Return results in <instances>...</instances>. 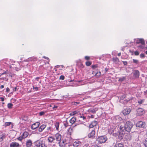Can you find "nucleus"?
I'll use <instances>...</instances> for the list:
<instances>
[{"mask_svg":"<svg viewBox=\"0 0 147 147\" xmlns=\"http://www.w3.org/2000/svg\"><path fill=\"white\" fill-rule=\"evenodd\" d=\"M133 125V124L131 122L128 121L126 122L124 127L126 131L129 132L131 131V129Z\"/></svg>","mask_w":147,"mask_h":147,"instance_id":"f257e3e1","label":"nucleus"},{"mask_svg":"<svg viewBox=\"0 0 147 147\" xmlns=\"http://www.w3.org/2000/svg\"><path fill=\"white\" fill-rule=\"evenodd\" d=\"M107 140V138L105 136H99L97 138L96 141H97L99 143L101 144L105 142Z\"/></svg>","mask_w":147,"mask_h":147,"instance_id":"f03ea898","label":"nucleus"},{"mask_svg":"<svg viewBox=\"0 0 147 147\" xmlns=\"http://www.w3.org/2000/svg\"><path fill=\"white\" fill-rule=\"evenodd\" d=\"M65 122V129H66L67 131V134L70 135L72 131V129L70 125H68L67 121H66Z\"/></svg>","mask_w":147,"mask_h":147,"instance_id":"7ed1b4c3","label":"nucleus"},{"mask_svg":"<svg viewBox=\"0 0 147 147\" xmlns=\"http://www.w3.org/2000/svg\"><path fill=\"white\" fill-rule=\"evenodd\" d=\"M35 147H47L45 143L42 141L38 140L35 142Z\"/></svg>","mask_w":147,"mask_h":147,"instance_id":"20e7f679","label":"nucleus"},{"mask_svg":"<svg viewBox=\"0 0 147 147\" xmlns=\"http://www.w3.org/2000/svg\"><path fill=\"white\" fill-rule=\"evenodd\" d=\"M80 109H78L76 111H73L70 113L69 115L72 116L77 115L79 116V115H81V113L80 112Z\"/></svg>","mask_w":147,"mask_h":147,"instance_id":"39448f33","label":"nucleus"},{"mask_svg":"<svg viewBox=\"0 0 147 147\" xmlns=\"http://www.w3.org/2000/svg\"><path fill=\"white\" fill-rule=\"evenodd\" d=\"M81 144V142L78 140H76L73 143V145L71 144H70L69 145L68 144V145L69 147H73V146H74V147H77Z\"/></svg>","mask_w":147,"mask_h":147,"instance_id":"423d86ee","label":"nucleus"},{"mask_svg":"<svg viewBox=\"0 0 147 147\" xmlns=\"http://www.w3.org/2000/svg\"><path fill=\"white\" fill-rule=\"evenodd\" d=\"M136 126L139 127H144L145 126V123L141 121H139L136 123Z\"/></svg>","mask_w":147,"mask_h":147,"instance_id":"0eeeda50","label":"nucleus"},{"mask_svg":"<svg viewBox=\"0 0 147 147\" xmlns=\"http://www.w3.org/2000/svg\"><path fill=\"white\" fill-rule=\"evenodd\" d=\"M98 123L96 121H92L91 123L89 125V127L90 128H92L94 127L97 126Z\"/></svg>","mask_w":147,"mask_h":147,"instance_id":"6e6552de","label":"nucleus"},{"mask_svg":"<svg viewBox=\"0 0 147 147\" xmlns=\"http://www.w3.org/2000/svg\"><path fill=\"white\" fill-rule=\"evenodd\" d=\"M55 136L56 140L59 141L58 143L59 144V145L61 146V135L57 133L55 134Z\"/></svg>","mask_w":147,"mask_h":147,"instance_id":"1a4fd4ad","label":"nucleus"},{"mask_svg":"<svg viewBox=\"0 0 147 147\" xmlns=\"http://www.w3.org/2000/svg\"><path fill=\"white\" fill-rule=\"evenodd\" d=\"M98 110V108L97 107L93 108H90L88 110V112L89 113L94 114L96 113Z\"/></svg>","mask_w":147,"mask_h":147,"instance_id":"9d476101","label":"nucleus"},{"mask_svg":"<svg viewBox=\"0 0 147 147\" xmlns=\"http://www.w3.org/2000/svg\"><path fill=\"white\" fill-rule=\"evenodd\" d=\"M95 129L94 130L90 132L88 135V136L89 138H94L95 137Z\"/></svg>","mask_w":147,"mask_h":147,"instance_id":"9b49d317","label":"nucleus"},{"mask_svg":"<svg viewBox=\"0 0 147 147\" xmlns=\"http://www.w3.org/2000/svg\"><path fill=\"white\" fill-rule=\"evenodd\" d=\"M40 123L39 122H36L32 124L31 126V129L34 130L37 128L40 125Z\"/></svg>","mask_w":147,"mask_h":147,"instance_id":"f8f14e48","label":"nucleus"},{"mask_svg":"<svg viewBox=\"0 0 147 147\" xmlns=\"http://www.w3.org/2000/svg\"><path fill=\"white\" fill-rule=\"evenodd\" d=\"M131 110L130 108L125 109L122 111V113L124 115H126L129 114Z\"/></svg>","mask_w":147,"mask_h":147,"instance_id":"ddd939ff","label":"nucleus"},{"mask_svg":"<svg viewBox=\"0 0 147 147\" xmlns=\"http://www.w3.org/2000/svg\"><path fill=\"white\" fill-rule=\"evenodd\" d=\"M133 76L135 78H138L140 76V73L138 70H135L133 72Z\"/></svg>","mask_w":147,"mask_h":147,"instance_id":"4468645a","label":"nucleus"},{"mask_svg":"<svg viewBox=\"0 0 147 147\" xmlns=\"http://www.w3.org/2000/svg\"><path fill=\"white\" fill-rule=\"evenodd\" d=\"M119 129H120V132H121V133H123L124 134H125V131H126L125 130V129L123 125H122L121 124H120L119 125Z\"/></svg>","mask_w":147,"mask_h":147,"instance_id":"2eb2a0df","label":"nucleus"},{"mask_svg":"<svg viewBox=\"0 0 147 147\" xmlns=\"http://www.w3.org/2000/svg\"><path fill=\"white\" fill-rule=\"evenodd\" d=\"M144 113L143 109L141 108H139L137 110V114L139 115H143Z\"/></svg>","mask_w":147,"mask_h":147,"instance_id":"dca6fc26","label":"nucleus"},{"mask_svg":"<svg viewBox=\"0 0 147 147\" xmlns=\"http://www.w3.org/2000/svg\"><path fill=\"white\" fill-rule=\"evenodd\" d=\"M10 147H20L19 144L16 142H12L10 144Z\"/></svg>","mask_w":147,"mask_h":147,"instance_id":"f3484780","label":"nucleus"},{"mask_svg":"<svg viewBox=\"0 0 147 147\" xmlns=\"http://www.w3.org/2000/svg\"><path fill=\"white\" fill-rule=\"evenodd\" d=\"M136 43L137 44L141 43L142 45L145 44L144 40L142 38H138L137 40Z\"/></svg>","mask_w":147,"mask_h":147,"instance_id":"a211bd4d","label":"nucleus"},{"mask_svg":"<svg viewBox=\"0 0 147 147\" xmlns=\"http://www.w3.org/2000/svg\"><path fill=\"white\" fill-rule=\"evenodd\" d=\"M26 147H31L32 145V141L30 140H27L26 142Z\"/></svg>","mask_w":147,"mask_h":147,"instance_id":"6ab92c4d","label":"nucleus"},{"mask_svg":"<svg viewBox=\"0 0 147 147\" xmlns=\"http://www.w3.org/2000/svg\"><path fill=\"white\" fill-rule=\"evenodd\" d=\"M46 125L44 124L42 125L38 128V131L39 132L42 131L46 127Z\"/></svg>","mask_w":147,"mask_h":147,"instance_id":"aec40b11","label":"nucleus"},{"mask_svg":"<svg viewBox=\"0 0 147 147\" xmlns=\"http://www.w3.org/2000/svg\"><path fill=\"white\" fill-rule=\"evenodd\" d=\"M76 117H72L69 120L70 123L72 124H74L76 121Z\"/></svg>","mask_w":147,"mask_h":147,"instance_id":"412c9836","label":"nucleus"},{"mask_svg":"<svg viewBox=\"0 0 147 147\" xmlns=\"http://www.w3.org/2000/svg\"><path fill=\"white\" fill-rule=\"evenodd\" d=\"M125 134L121 133V132H119V134L118 136V138L120 140H121L123 138Z\"/></svg>","mask_w":147,"mask_h":147,"instance_id":"4be33fe9","label":"nucleus"},{"mask_svg":"<svg viewBox=\"0 0 147 147\" xmlns=\"http://www.w3.org/2000/svg\"><path fill=\"white\" fill-rule=\"evenodd\" d=\"M112 60L115 63H118L119 62V59L117 57L113 58Z\"/></svg>","mask_w":147,"mask_h":147,"instance_id":"5701e85b","label":"nucleus"},{"mask_svg":"<svg viewBox=\"0 0 147 147\" xmlns=\"http://www.w3.org/2000/svg\"><path fill=\"white\" fill-rule=\"evenodd\" d=\"M114 147H124V146L122 143H118L116 144Z\"/></svg>","mask_w":147,"mask_h":147,"instance_id":"b1692460","label":"nucleus"},{"mask_svg":"<svg viewBox=\"0 0 147 147\" xmlns=\"http://www.w3.org/2000/svg\"><path fill=\"white\" fill-rule=\"evenodd\" d=\"M28 61H36L37 60V58L35 57H31L29 58L28 59Z\"/></svg>","mask_w":147,"mask_h":147,"instance_id":"393cba45","label":"nucleus"},{"mask_svg":"<svg viewBox=\"0 0 147 147\" xmlns=\"http://www.w3.org/2000/svg\"><path fill=\"white\" fill-rule=\"evenodd\" d=\"M1 137H0V142H2L3 141V140L5 138L6 135L5 134H3L1 136Z\"/></svg>","mask_w":147,"mask_h":147,"instance_id":"a878e982","label":"nucleus"},{"mask_svg":"<svg viewBox=\"0 0 147 147\" xmlns=\"http://www.w3.org/2000/svg\"><path fill=\"white\" fill-rule=\"evenodd\" d=\"M28 134L27 132H24L22 134V136L24 138H26L28 135Z\"/></svg>","mask_w":147,"mask_h":147,"instance_id":"bb28decb","label":"nucleus"},{"mask_svg":"<svg viewBox=\"0 0 147 147\" xmlns=\"http://www.w3.org/2000/svg\"><path fill=\"white\" fill-rule=\"evenodd\" d=\"M55 139H54L53 137L52 136L50 137L49 138H48V140L49 142H52L54 140H55Z\"/></svg>","mask_w":147,"mask_h":147,"instance_id":"cd10ccee","label":"nucleus"},{"mask_svg":"<svg viewBox=\"0 0 147 147\" xmlns=\"http://www.w3.org/2000/svg\"><path fill=\"white\" fill-rule=\"evenodd\" d=\"M143 144L146 147H147V138L145 139L143 141Z\"/></svg>","mask_w":147,"mask_h":147,"instance_id":"c85d7f7f","label":"nucleus"},{"mask_svg":"<svg viewBox=\"0 0 147 147\" xmlns=\"http://www.w3.org/2000/svg\"><path fill=\"white\" fill-rule=\"evenodd\" d=\"M92 63V62L90 61H87L85 63L86 65L88 66L90 65H91Z\"/></svg>","mask_w":147,"mask_h":147,"instance_id":"c756f323","label":"nucleus"},{"mask_svg":"<svg viewBox=\"0 0 147 147\" xmlns=\"http://www.w3.org/2000/svg\"><path fill=\"white\" fill-rule=\"evenodd\" d=\"M101 75V73L100 71H97L96 74V77H98L100 76Z\"/></svg>","mask_w":147,"mask_h":147,"instance_id":"7c9ffc66","label":"nucleus"},{"mask_svg":"<svg viewBox=\"0 0 147 147\" xmlns=\"http://www.w3.org/2000/svg\"><path fill=\"white\" fill-rule=\"evenodd\" d=\"M59 123L58 122H56L55 124V126L56 127L57 130H58L59 127Z\"/></svg>","mask_w":147,"mask_h":147,"instance_id":"2f4dec72","label":"nucleus"},{"mask_svg":"<svg viewBox=\"0 0 147 147\" xmlns=\"http://www.w3.org/2000/svg\"><path fill=\"white\" fill-rule=\"evenodd\" d=\"M13 105L11 103H9L7 104V107L9 109H11L12 108Z\"/></svg>","mask_w":147,"mask_h":147,"instance_id":"473e14b6","label":"nucleus"},{"mask_svg":"<svg viewBox=\"0 0 147 147\" xmlns=\"http://www.w3.org/2000/svg\"><path fill=\"white\" fill-rule=\"evenodd\" d=\"M125 79V77H123L122 78H120L119 79V81L120 82H122L123 81H124Z\"/></svg>","mask_w":147,"mask_h":147,"instance_id":"72a5a7b5","label":"nucleus"},{"mask_svg":"<svg viewBox=\"0 0 147 147\" xmlns=\"http://www.w3.org/2000/svg\"><path fill=\"white\" fill-rule=\"evenodd\" d=\"M133 62L134 63L138 64V61L137 59H133Z\"/></svg>","mask_w":147,"mask_h":147,"instance_id":"f704fd0d","label":"nucleus"},{"mask_svg":"<svg viewBox=\"0 0 147 147\" xmlns=\"http://www.w3.org/2000/svg\"><path fill=\"white\" fill-rule=\"evenodd\" d=\"M144 99L141 100L140 101H138V103L139 105H141L144 102Z\"/></svg>","mask_w":147,"mask_h":147,"instance_id":"c9c22d12","label":"nucleus"},{"mask_svg":"<svg viewBox=\"0 0 147 147\" xmlns=\"http://www.w3.org/2000/svg\"><path fill=\"white\" fill-rule=\"evenodd\" d=\"M98 67V65H93L92 66V68L93 69H96V68Z\"/></svg>","mask_w":147,"mask_h":147,"instance_id":"e433bc0d","label":"nucleus"},{"mask_svg":"<svg viewBox=\"0 0 147 147\" xmlns=\"http://www.w3.org/2000/svg\"><path fill=\"white\" fill-rule=\"evenodd\" d=\"M11 123V122H6L5 124V126H7L9 125Z\"/></svg>","mask_w":147,"mask_h":147,"instance_id":"4c0bfd02","label":"nucleus"},{"mask_svg":"<svg viewBox=\"0 0 147 147\" xmlns=\"http://www.w3.org/2000/svg\"><path fill=\"white\" fill-rule=\"evenodd\" d=\"M23 139H24V138L22 136H20L17 138V139L20 141H21Z\"/></svg>","mask_w":147,"mask_h":147,"instance_id":"58836bf2","label":"nucleus"},{"mask_svg":"<svg viewBox=\"0 0 147 147\" xmlns=\"http://www.w3.org/2000/svg\"><path fill=\"white\" fill-rule=\"evenodd\" d=\"M134 55H138L139 54V53L138 51H136L134 52Z\"/></svg>","mask_w":147,"mask_h":147,"instance_id":"ea45409f","label":"nucleus"},{"mask_svg":"<svg viewBox=\"0 0 147 147\" xmlns=\"http://www.w3.org/2000/svg\"><path fill=\"white\" fill-rule=\"evenodd\" d=\"M140 57L141 58H144L145 57V55L144 53H141L140 55Z\"/></svg>","mask_w":147,"mask_h":147,"instance_id":"a19ab883","label":"nucleus"},{"mask_svg":"<svg viewBox=\"0 0 147 147\" xmlns=\"http://www.w3.org/2000/svg\"><path fill=\"white\" fill-rule=\"evenodd\" d=\"M79 117H80V118H82L83 120H84L86 119V117L83 115H79Z\"/></svg>","mask_w":147,"mask_h":147,"instance_id":"79ce46f5","label":"nucleus"},{"mask_svg":"<svg viewBox=\"0 0 147 147\" xmlns=\"http://www.w3.org/2000/svg\"><path fill=\"white\" fill-rule=\"evenodd\" d=\"M94 115H91L90 116H88V117L89 118H94Z\"/></svg>","mask_w":147,"mask_h":147,"instance_id":"37998d69","label":"nucleus"},{"mask_svg":"<svg viewBox=\"0 0 147 147\" xmlns=\"http://www.w3.org/2000/svg\"><path fill=\"white\" fill-rule=\"evenodd\" d=\"M13 91H17L18 90V89L17 88V87H15L13 89Z\"/></svg>","mask_w":147,"mask_h":147,"instance_id":"c03bdc74","label":"nucleus"},{"mask_svg":"<svg viewBox=\"0 0 147 147\" xmlns=\"http://www.w3.org/2000/svg\"><path fill=\"white\" fill-rule=\"evenodd\" d=\"M85 59L86 60H88L90 59V57L88 56H86L85 57Z\"/></svg>","mask_w":147,"mask_h":147,"instance_id":"a18cd8bd","label":"nucleus"},{"mask_svg":"<svg viewBox=\"0 0 147 147\" xmlns=\"http://www.w3.org/2000/svg\"><path fill=\"white\" fill-rule=\"evenodd\" d=\"M64 77L63 76L61 75L59 79H62V80H64Z\"/></svg>","mask_w":147,"mask_h":147,"instance_id":"49530a36","label":"nucleus"},{"mask_svg":"<svg viewBox=\"0 0 147 147\" xmlns=\"http://www.w3.org/2000/svg\"><path fill=\"white\" fill-rule=\"evenodd\" d=\"M45 113L43 112H41L39 113V115L40 116H42Z\"/></svg>","mask_w":147,"mask_h":147,"instance_id":"de8ad7c7","label":"nucleus"},{"mask_svg":"<svg viewBox=\"0 0 147 147\" xmlns=\"http://www.w3.org/2000/svg\"><path fill=\"white\" fill-rule=\"evenodd\" d=\"M123 62L124 65H126L127 64V61H123Z\"/></svg>","mask_w":147,"mask_h":147,"instance_id":"09e8293b","label":"nucleus"},{"mask_svg":"<svg viewBox=\"0 0 147 147\" xmlns=\"http://www.w3.org/2000/svg\"><path fill=\"white\" fill-rule=\"evenodd\" d=\"M33 89H35L36 90H38V88L37 87H35L34 86H33Z\"/></svg>","mask_w":147,"mask_h":147,"instance_id":"8fccbe9b","label":"nucleus"},{"mask_svg":"<svg viewBox=\"0 0 147 147\" xmlns=\"http://www.w3.org/2000/svg\"><path fill=\"white\" fill-rule=\"evenodd\" d=\"M80 67L82 68H83L84 67V66L83 65L82 63H80Z\"/></svg>","mask_w":147,"mask_h":147,"instance_id":"3c124183","label":"nucleus"},{"mask_svg":"<svg viewBox=\"0 0 147 147\" xmlns=\"http://www.w3.org/2000/svg\"><path fill=\"white\" fill-rule=\"evenodd\" d=\"M15 69L17 71H18L20 69V68H18L17 67H15Z\"/></svg>","mask_w":147,"mask_h":147,"instance_id":"603ef678","label":"nucleus"},{"mask_svg":"<svg viewBox=\"0 0 147 147\" xmlns=\"http://www.w3.org/2000/svg\"><path fill=\"white\" fill-rule=\"evenodd\" d=\"M96 71H92V74L95 76H96Z\"/></svg>","mask_w":147,"mask_h":147,"instance_id":"864d4df0","label":"nucleus"},{"mask_svg":"<svg viewBox=\"0 0 147 147\" xmlns=\"http://www.w3.org/2000/svg\"><path fill=\"white\" fill-rule=\"evenodd\" d=\"M10 91V89L8 88H7L6 89V91L7 92H9Z\"/></svg>","mask_w":147,"mask_h":147,"instance_id":"5fc2aeb1","label":"nucleus"},{"mask_svg":"<svg viewBox=\"0 0 147 147\" xmlns=\"http://www.w3.org/2000/svg\"><path fill=\"white\" fill-rule=\"evenodd\" d=\"M109 70V69L107 68H105V72L106 73L108 71V70Z\"/></svg>","mask_w":147,"mask_h":147,"instance_id":"6e6d98bb","label":"nucleus"},{"mask_svg":"<svg viewBox=\"0 0 147 147\" xmlns=\"http://www.w3.org/2000/svg\"><path fill=\"white\" fill-rule=\"evenodd\" d=\"M0 99L2 101H4V98L3 97H1Z\"/></svg>","mask_w":147,"mask_h":147,"instance_id":"4d7b16f0","label":"nucleus"},{"mask_svg":"<svg viewBox=\"0 0 147 147\" xmlns=\"http://www.w3.org/2000/svg\"><path fill=\"white\" fill-rule=\"evenodd\" d=\"M43 58H44L47 59H49V58L45 56H44L43 57Z\"/></svg>","mask_w":147,"mask_h":147,"instance_id":"13d9d810","label":"nucleus"},{"mask_svg":"<svg viewBox=\"0 0 147 147\" xmlns=\"http://www.w3.org/2000/svg\"><path fill=\"white\" fill-rule=\"evenodd\" d=\"M51 129V127H49L47 128V129L48 131H49Z\"/></svg>","mask_w":147,"mask_h":147,"instance_id":"bf43d9fd","label":"nucleus"},{"mask_svg":"<svg viewBox=\"0 0 147 147\" xmlns=\"http://www.w3.org/2000/svg\"><path fill=\"white\" fill-rule=\"evenodd\" d=\"M4 86L3 85H2L0 87V88L1 89H2L4 88Z\"/></svg>","mask_w":147,"mask_h":147,"instance_id":"052dcab7","label":"nucleus"},{"mask_svg":"<svg viewBox=\"0 0 147 147\" xmlns=\"http://www.w3.org/2000/svg\"><path fill=\"white\" fill-rule=\"evenodd\" d=\"M129 52L132 53V54H131V55H133V51H131V50H129Z\"/></svg>","mask_w":147,"mask_h":147,"instance_id":"680f3d73","label":"nucleus"},{"mask_svg":"<svg viewBox=\"0 0 147 147\" xmlns=\"http://www.w3.org/2000/svg\"><path fill=\"white\" fill-rule=\"evenodd\" d=\"M93 147H100V146H99L97 145H95L94 146H93Z\"/></svg>","mask_w":147,"mask_h":147,"instance_id":"e2e57ef3","label":"nucleus"},{"mask_svg":"<svg viewBox=\"0 0 147 147\" xmlns=\"http://www.w3.org/2000/svg\"><path fill=\"white\" fill-rule=\"evenodd\" d=\"M121 55V53H118L117 54V55L118 56H119Z\"/></svg>","mask_w":147,"mask_h":147,"instance_id":"0e129e2a","label":"nucleus"},{"mask_svg":"<svg viewBox=\"0 0 147 147\" xmlns=\"http://www.w3.org/2000/svg\"><path fill=\"white\" fill-rule=\"evenodd\" d=\"M144 94H147V90H146V91H144Z\"/></svg>","mask_w":147,"mask_h":147,"instance_id":"69168bd1","label":"nucleus"},{"mask_svg":"<svg viewBox=\"0 0 147 147\" xmlns=\"http://www.w3.org/2000/svg\"><path fill=\"white\" fill-rule=\"evenodd\" d=\"M57 106L54 105V106L53 107V109L55 108H57Z\"/></svg>","mask_w":147,"mask_h":147,"instance_id":"338daca9","label":"nucleus"},{"mask_svg":"<svg viewBox=\"0 0 147 147\" xmlns=\"http://www.w3.org/2000/svg\"><path fill=\"white\" fill-rule=\"evenodd\" d=\"M6 72L5 71L3 73H2V74H6Z\"/></svg>","mask_w":147,"mask_h":147,"instance_id":"774afa93","label":"nucleus"}]
</instances>
